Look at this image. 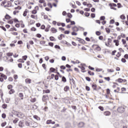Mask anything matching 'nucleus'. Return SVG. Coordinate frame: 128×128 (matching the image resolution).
I'll list each match as a JSON object with an SVG mask.
<instances>
[{
    "label": "nucleus",
    "instance_id": "obj_1",
    "mask_svg": "<svg viewBox=\"0 0 128 128\" xmlns=\"http://www.w3.org/2000/svg\"><path fill=\"white\" fill-rule=\"evenodd\" d=\"M72 30H73V32H72V35L78 36V33L76 32H78V30H80L78 28L76 27V26H74L72 27Z\"/></svg>",
    "mask_w": 128,
    "mask_h": 128
},
{
    "label": "nucleus",
    "instance_id": "obj_2",
    "mask_svg": "<svg viewBox=\"0 0 128 128\" xmlns=\"http://www.w3.org/2000/svg\"><path fill=\"white\" fill-rule=\"evenodd\" d=\"M117 110L120 114H122L123 112H124L126 110L124 107L120 106L118 108Z\"/></svg>",
    "mask_w": 128,
    "mask_h": 128
},
{
    "label": "nucleus",
    "instance_id": "obj_3",
    "mask_svg": "<svg viewBox=\"0 0 128 128\" xmlns=\"http://www.w3.org/2000/svg\"><path fill=\"white\" fill-rule=\"evenodd\" d=\"M48 98H49L48 95L45 94L42 96V100L44 102H46V100H48Z\"/></svg>",
    "mask_w": 128,
    "mask_h": 128
},
{
    "label": "nucleus",
    "instance_id": "obj_4",
    "mask_svg": "<svg viewBox=\"0 0 128 128\" xmlns=\"http://www.w3.org/2000/svg\"><path fill=\"white\" fill-rule=\"evenodd\" d=\"M77 39L78 40H78V42H79L80 44H86V41L84 40V39L80 38H77Z\"/></svg>",
    "mask_w": 128,
    "mask_h": 128
},
{
    "label": "nucleus",
    "instance_id": "obj_5",
    "mask_svg": "<svg viewBox=\"0 0 128 128\" xmlns=\"http://www.w3.org/2000/svg\"><path fill=\"white\" fill-rule=\"evenodd\" d=\"M56 68H54L52 67H51L50 68V70L48 72V73L49 74H50V73H52V72H56Z\"/></svg>",
    "mask_w": 128,
    "mask_h": 128
},
{
    "label": "nucleus",
    "instance_id": "obj_6",
    "mask_svg": "<svg viewBox=\"0 0 128 128\" xmlns=\"http://www.w3.org/2000/svg\"><path fill=\"white\" fill-rule=\"evenodd\" d=\"M82 4H84V6H88V8H92V4H88L87 2H84L82 3Z\"/></svg>",
    "mask_w": 128,
    "mask_h": 128
},
{
    "label": "nucleus",
    "instance_id": "obj_7",
    "mask_svg": "<svg viewBox=\"0 0 128 128\" xmlns=\"http://www.w3.org/2000/svg\"><path fill=\"white\" fill-rule=\"evenodd\" d=\"M65 127L66 128H70L72 127V124L70 122H66L65 123Z\"/></svg>",
    "mask_w": 128,
    "mask_h": 128
},
{
    "label": "nucleus",
    "instance_id": "obj_8",
    "mask_svg": "<svg viewBox=\"0 0 128 128\" xmlns=\"http://www.w3.org/2000/svg\"><path fill=\"white\" fill-rule=\"evenodd\" d=\"M112 113H110V111H105L104 112V116H110Z\"/></svg>",
    "mask_w": 128,
    "mask_h": 128
},
{
    "label": "nucleus",
    "instance_id": "obj_9",
    "mask_svg": "<svg viewBox=\"0 0 128 128\" xmlns=\"http://www.w3.org/2000/svg\"><path fill=\"white\" fill-rule=\"evenodd\" d=\"M113 42L115 44V46H118L120 45V41L118 40H113Z\"/></svg>",
    "mask_w": 128,
    "mask_h": 128
},
{
    "label": "nucleus",
    "instance_id": "obj_10",
    "mask_svg": "<svg viewBox=\"0 0 128 128\" xmlns=\"http://www.w3.org/2000/svg\"><path fill=\"white\" fill-rule=\"evenodd\" d=\"M0 76L2 78H4V80H6V78H8V76L2 73H0Z\"/></svg>",
    "mask_w": 128,
    "mask_h": 128
},
{
    "label": "nucleus",
    "instance_id": "obj_11",
    "mask_svg": "<svg viewBox=\"0 0 128 128\" xmlns=\"http://www.w3.org/2000/svg\"><path fill=\"white\" fill-rule=\"evenodd\" d=\"M92 88L93 90H98V89H96V88H98V86H96V84H92Z\"/></svg>",
    "mask_w": 128,
    "mask_h": 128
},
{
    "label": "nucleus",
    "instance_id": "obj_12",
    "mask_svg": "<svg viewBox=\"0 0 128 128\" xmlns=\"http://www.w3.org/2000/svg\"><path fill=\"white\" fill-rule=\"evenodd\" d=\"M50 31L52 32V34H56V32H58V30L54 28H51Z\"/></svg>",
    "mask_w": 128,
    "mask_h": 128
},
{
    "label": "nucleus",
    "instance_id": "obj_13",
    "mask_svg": "<svg viewBox=\"0 0 128 128\" xmlns=\"http://www.w3.org/2000/svg\"><path fill=\"white\" fill-rule=\"evenodd\" d=\"M84 126V122H80L78 124V126L79 128H82Z\"/></svg>",
    "mask_w": 128,
    "mask_h": 128
},
{
    "label": "nucleus",
    "instance_id": "obj_14",
    "mask_svg": "<svg viewBox=\"0 0 128 128\" xmlns=\"http://www.w3.org/2000/svg\"><path fill=\"white\" fill-rule=\"evenodd\" d=\"M4 18L6 20H10L12 18V16H10V15L8 14H6V15L4 16Z\"/></svg>",
    "mask_w": 128,
    "mask_h": 128
},
{
    "label": "nucleus",
    "instance_id": "obj_15",
    "mask_svg": "<svg viewBox=\"0 0 128 128\" xmlns=\"http://www.w3.org/2000/svg\"><path fill=\"white\" fill-rule=\"evenodd\" d=\"M18 114H19V116L20 118H24V114L22 112H18Z\"/></svg>",
    "mask_w": 128,
    "mask_h": 128
},
{
    "label": "nucleus",
    "instance_id": "obj_16",
    "mask_svg": "<svg viewBox=\"0 0 128 128\" xmlns=\"http://www.w3.org/2000/svg\"><path fill=\"white\" fill-rule=\"evenodd\" d=\"M25 82L26 84H30V82H32V80L30 78H26V79Z\"/></svg>",
    "mask_w": 128,
    "mask_h": 128
},
{
    "label": "nucleus",
    "instance_id": "obj_17",
    "mask_svg": "<svg viewBox=\"0 0 128 128\" xmlns=\"http://www.w3.org/2000/svg\"><path fill=\"white\" fill-rule=\"evenodd\" d=\"M33 118H35V120H40V118L36 115L34 116Z\"/></svg>",
    "mask_w": 128,
    "mask_h": 128
},
{
    "label": "nucleus",
    "instance_id": "obj_18",
    "mask_svg": "<svg viewBox=\"0 0 128 128\" xmlns=\"http://www.w3.org/2000/svg\"><path fill=\"white\" fill-rule=\"evenodd\" d=\"M70 90V86H66L64 88V92H68Z\"/></svg>",
    "mask_w": 128,
    "mask_h": 128
},
{
    "label": "nucleus",
    "instance_id": "obj_19",
    "mask_svg": "<svg viewBox=\"0 0 128 128\" xmlns=\"http://www.w3.org/2000/svg\"><path fill=\"white\" fill-rule=\"evenodd\" d=\"M108 6H113V7L115 8L116 6V4L114 3H110Z\"/></svg>",
    "mask_w": 128,
    "mask_h": 128
},
{
    "label": "nucleus",
    "instance_id": "obj_20",
    "mask_svg": "<svg viewBox=\"0 0 128 128\" xmlns=\"http://www.w3.org/2000/svg\"><path fill=\"white\" fill-rule=\"evenodd\" d=\"M62 44V42H64V44H67V46H72V44L68 43V42L66 41H62L61 42Z\"/></svg>",
    "mask_w": 128,
    "mask_h": 128
},
{
    "label": "nucleus",
    "instance_id": "obj_21",
    "mask_svg": "<svg viewBox=\"0 0 128 128\" xmlns=\"http://www.w3.org/2000/svg\"><path fill=\"white\" fill-rule=\"evenodd\" d=\"M121 90L122 92H120V94H124V92H126V88L123 87L121 88Z\"/></svg>",
    "mask_w": 128,
    "mask_h": 128
},
{
    "label": "nucleus",
    "instance_id": "obj_22",
    "mask_svg": "<svg viewBox=\"0 0 128 128\" xmlns=\"http://www.w3.org/2000/svg\"><path fill=\"white\" fill-rule=\"evenodd\" d=\"M14 89H11L9 92L8 94H14Z\"/></svg>",
    "mask_w": 128,
    "mask_h": 128
},
{
    "label": "nucleus",
    "instance_id": "obj_23",
    "mask_svg": "<svg viewBox=\"0 0 128 128\" xmlns=\"http://www.w3.org/2000/svg\"><path fill=\"white\" fill-rule=\"evenodd\" d=\"M50 40L51 42H56V38H54V37L52 36H51L50 37Z\"/></svg>",
    "mask_w": 128,
    "mask_h": 128
},
{
    "label": "nucleus",
    "instance_id": "obj_24",
    "mask_svg": "<svg viewBox=\"0 0 128 128\" xmlns=\"http://www.w3.org/2000/svg\"><path fill=\"white\" fill-rule=\"evenodd\" d=\"M43 92L45 94H50V90L47 89L46 90H43Z\"/></svg>",
    "mask_w": 128,
    "mask_h": 128
},
{
    "label": "nucleus",
    "instance_id": "obj_25",
    "mask_svg": "<svg viewBox=\"0 0 128 128\" xmlns=\"http://www.w3.org/2000/svg\"><path fill=\"white\" fill-rule=\"evenodd\" d=\"M62 82H66V78L64 76L62 77Z\"/></svg>",
    "mask_w": 128,
    "mask_h": 128
},
{
    "label": "nucleus",
    "instance_id": "obj_26",
    "mask_svg": "<svg viewBox=\"0 0 128 128\" xmlns=\"http://www.w3.org/2000/svg\"><path fill=\"white\" fill-rule=\"evenodd\" d=\"M18 96L21 98V100H24V94L22 93H20Z\"/></svg>",
    "mask_w": 128,
    "mask_h": 128
},
{
    "label": "nucleus",
    "instance_id": "obj_27",
    "mask_svg": "<svg viewBox=\"0 0 128 128\" xmlns=\"http://www.w3.org/2000/svg\"><path fill=\"white\" fill-rule=\"evenodd\" d=\"M67 16L69 18H72V14L68 12V13Z\"/></svg>",
    "mask_w": 128,
    "mask_h": 128
},
{
    "label": "nucleus",
    "instance_id": "obj_28",
    "mask_svg": "<svg viewBox=\"0 0 128 128\" xmlns=\"http://www.w3.org/2000/svg\"><path fill=\"white\" fill-rule=\"evenodd\" d=\"M27 14H28V10L26 9V10L24 11L23 13V16H26Z\"/></svg>",
    "mask_w": 128,
    "mask_h": 128
},
{
    "label": "nucleus",
    "instance_id": "obj_29",
    "mask_svg": "<svg viewBox=\"0 0 128 128\" xmlns=\"http://www.w3.org/2000/svg\"><path fill=\"white\" fill-rule=\"evenodd\" d=\"M0 94L2 100H4V98H2V96H4V93L2 92V89H0Z\"/></svg>",
    "mask_w": 128,
    "mask_h": 128
},
{
    "label": "nucleus",
    "instance_id": "obj_30",
    "mask_svg": "<svg viewBox=\"0 0 128 128\" xmlns=\"http://www.w3.org/2000/svg\"><path fill=\"white\" fill-rule=\"evenodd\" d=\"M105 30H106V32L108 34H110V28H106Z\"/></svg>",
    "mask_w": 128,
    "mask_h": 128
},
{
    "label": "nucleus",
    "instance_id": "obj_31",
    "mask_svg": "<svg viewBox=\"0 0 128 128\" xmlns=\"http://www.w3.org/2000/svg\"><path fill=\"white\" fill-rule=\"evenodd\" d=\"M12 54H14V53H12V52L6 53V56H12Z\"/></svg>",
    "mask_w": 128,
    "mask_h": 128
},
{
    "label": "nucleus",
    "instance_id": "obj_32",
    "mask_svg": "<svg viewBox=\"0 0 128 128\" xmlns=\"http://www.w3.org/2000/svg\"><path fill=\"white\" fill-rule=\"evenodd\" d=\"M36 98H32L30 100V102H36Z\"/></svg>",
    "mask_w": 128,
    "mask_h": 128
},
{
    "label": "nucleus",
    "instance_id": "obj_33",
    "mask_svg": "<svg viewBox=\"0 0 128 128\" xmlns=\"http://www.w3.org/2000/svg\"><path fill=\"white\" fill-rule=\"evenodd\" d=\"M22 124H24V122H22V120L20 121L18 123V126H20V128H22Z\"/></svg>",
    "mask_w": 128,
    "mask_h": 128
},
{
    "label": "nucleus",
    "instance_id": "obj_34",
    "mask_svg": "<svg viewBox=\"0 0 128 128\" xmlns=\"http://www.w3.org/2000/svg\"><path fill=\"white\" fill-rule=\"evenodd\" d=\"M2 108H4V110H5V108H8V104H4L2 105Z\"/></svg>",
    "mask_w": 128,
    "mask_h": 128
},
{
    "label": "nucleus",
    "instance_id": "obj_35",
    "mask_svg": "<svg viewBox=\"0 0 128 128\" xmlns=\"http://www.w3.org/2000/svg\"><path fill=\"white\" fill-rule=\"evenodd\" d=\"M120 18H121V20H126V16L124 14H122L121 16H120Z\"/></svg>",
    "mask_w": 128,
    "mask_h": 128
},
{
    "label": "nucleus",
    "instance_id": "obj_36",
    "mask_svg": "<svg viewBox=\"0 0 128 128\" xmlns=\"http://www.w3.org/2000/svg\"><path fill=\"white\" fill-rule=\"evenodd\" d=\"M10 98H6L5 100V102L6 104H8L10 102Z\"/></svg>",
    "mask_w": 128,
    "mask_h": 128
},
{
    "label": "nucleus",
    "instance_id": "obj_37",
    "mask_svg": "<svg viewBox=\"0 0 128 128\" xmlns=\"http://www.w3.org/2000/svg\"><path fill=\"white\" fill-rule=\"evenodd\" d=\"M18 112H17V111H16L14 110H12V113L13 114H14V116H16V114H18Z\"/></svg>",
    "mask_w": 128,
    "mask_h": 128
},
{
    "label": "nucleus",
    "instance_id": "obj_38",
    "mask_svg": "<svg viewBox=\"0 0 128 128\" xmlns=\"http://www.w3.org/2000/svg\"><path fill=\"white\" fill-rule=\"evenodd\" d=\"M58 38L60 40H62V34H60V36L58 37Z\"/></svg>",
    "mask_w": 128,
    "mask_h": 128
},
{
    "label": "nucleus",
    "instance_id": "obj_39",
    "mask_svg": "<svg viewBox=\"0 0 128 128\" xmlns=\"http://www.w3.org/2000/svg\"><path fill=\"white\" fill-rule=\"evenodd\" d=\"M116 80H118V82H120V84H122V79L121 78H118L117 80H116Z\"/></svg>",
    "mask_w": 128,
    "mask_h": 128
},
{
    "label": "nucleus",
    "instance_id": "obj_40",
    "mask_svg": "<svg viewBox=\"0 0 128 128\" xmlns=\"http://www.w3.org/2000/svg\"><path fill=\"white\" fill-rule=\"evenodd\" d=\"M100 20H106V16H101L100 18Z\"/></svg>",
    "mask_w": 128,
    "mask_h": 128
},
{
    "label": "nucleus",
    "instance_id": "obj_41",
    "mask_svg": "<svg viewBox=\"0 0 128 128\" xmlns=\"http://www.w3.org/2000/svg\"><path fill=\"white\" fill-rule=\"evenodd\" d=\"M96 50H98V52L100 51L102 48H100V46H98L96 48Z\"/></svg>",
    "mask_w": 128,
    "mask_h": 128
},
{
    "label": "nucleus",
    "instance_id": "obj_42",
    "mask_svg": "<svg viewBox=\"0 0 128 128\" xmlns=\"http://www.w3.org/2000/svg\"><path fill=\"white\" fill-rule=\"evenodd\" d=\"M90 16L92 18H96V14L94 13H92L90 14Z\"/></svg>",
    "mask_w": 128,
    "mask_h": 128
},
{
    "label": "nucleus",
    "instance_id": "obj_43",
    "mask_svg": "<svg viewBox=\"0 0 128 128\" xmlns=\"http://www.w3.org/2000/svg\"><path fill=\"white\" fill-rule=\"evenodd\" d=\"M18 122V118H16L15 120H13V124H16Z\"/></svg>",
    "mask_w": 128,
    "mask_h": 128
},
{
    "label": "nucleus",
    "instance_id": "obj_44",
    "mask_svg": "<svg viewBox=\"0 0 128 128\" xmlns=\"http://www.w3.org/2000/svg\"><path fill=\"white\" fill-rule=\"evenodd\" d=\"M54 48L56 49H58V50H60V46H58V44L55 45Z\"/></svg>",
    "mask_w": 128,
    "mask_h": 128
},
{
    "label": "nucleus",
    "instance_id": "obj_45",
    "mask_svg": "<svg viewBox=\"0 0 128 128\" xmlns=\"http://www.w3.org/2000/svg\"><path fill=\"white\" fill-rule=\"evenodd\" d=\"M86 80H87V82H90L91 80V79H90V78L88 77V76H86L85 78Z\"/></svg>",
    "mask_w": 128,
    "mask_h": 128
},
{
    "label": "nucleus",
    "instance_id": "obj_46",
    "mask_svg": "<svg viewBox=\"0 0 128 128\" xmlns=\"http://www.w3.org/2000/svg\"><path fill=\"white\" fill-rule=\"evenodd\" d=\"M6 4V0H4L2 2L1 6H2Z\"/></svg>",
    "mask_w": 128,
    "mask_h": 128
},
{
    "label": "nucleus",
    "instance_id": "obj_47",
    "mask_svg": "<svg viewBox=\"0 0 128 128\" xmlns=\"http://www.w3.org/2000/svg\"><path fill=\"white\" fill-rule=\"evenodd\" d=\"M37 12H38V11H36V10H34L32 12V14H36Z\"/></svg>",
    "mask_w": 128,
    "mask_h": 128
},
{
    "label": "nucleus",
    "instance_id": "obj_48",
    "mask_svg": "<svg viewBox=\"0 0 128 128\" xmlns=\"http://www.w3.org/2000/svg\"><path fill=\"white\" fill-rule=\"evenodd\" d=\"M52 120H48L46 121V124H52Z\"/></svg>",
    "mask_w": 128,
    "mask_h": 128
},
{
    "label": "nucleus",
    "instance_id": "obj_49",
    "mask_svg": "<svg viewBox=\"0 0 128 128\" xmlns=\"http://www.w3.org/2000/svg\"><path fill=\"white\" fill-rule=\"evenodd\" d=\"M54 78L55 80H58V75H54Z\"/></svg>",
    "mask_w": 128,
    "mask_h": 128
},
{
    "label": "nucleus",
    "instance_id": "obj_50",
    "mask_svg": "<svg viewBox=\"0 0 128 128\" xmlns=\"http://www.w3.org/2000/svg\"><path fill=\"white\" fill-rule=\"evenodd\" d=\"M48 6H49V8H52V3L48 2Z\"/></svg>",
    "mask_w": 128,
    "mask_h": 128
},
{
    "label": "nucleus",
    "instance_id": "obj_51",
    "mask_svg": "<svg viewBox=\"0 0 128 128\" xmlns=\"http://www.w3.org/2000/svg\"><path fill=\"white\" fill-rule=\"evenodd\" d=\"M86 90L87 92H90V88L88 86H86Z\"/></svg>",
    "mask_w": 128,
    "mask_h": 128
},
{
    "label": "nucleus",
    "instance_id": "obj_52",
    "mask_svg": "<svg viewBox=\"0 0 128 128\" xmlns=\"http://www.w3.org/2000/svg\"><path fill=\"white\" fill-rule=\"evenodd\" d=\"M84 14L85 16L88 17V16H90V13L88 12H86Z\"/></svg>",
    "mask_w": 128,
    "mask_h": 128
},
{
    "label": "nucleus",
    "instance_id": "obj_53",
    "mask_svg": "<svg viewBox=\"0 0 128 128\" xmlns=\"http://www.w3.org/2000/svg\"><path fill=\"white\" fill-rule=\"evenodd\" d=\"M60 68L61 70H66V66L64 65H62V66H60Z\"/></svg>",
    "mask_w": 128,
    "mask_h": 128
},
{
    "label": "nucleus",
    "instance_id": "obj_54",
    "mask_svg": "<svg viewBox=\"0 0 128 128\" xmlns=\"http://www.w3.org/2000/svg\"><path fill=\"white\" fill-rule=\"evenodd\" d=\"M14 4H16V6H18V4H20V1L18 0L15 1Z\"/></svg>",
    "mask_w": 128,
    "mask_h": 128
},
{
    "label": "nucleus",
    "instance_id": "obj_55",
    "mask_svg": "<svg viewBox=\"0 0 128 128\" xmlns=\"http://www.w3.org/2000/svg\"><path fill=\"white\" fill-rule=\"evenodd\" d=\"M40 29L41 30H46V26L44 24H42L40 26Z\"/></svg>",
    "mask_w": 128,
    "mask_h": 128
},
{
    "label": "nucleus",
    "instance_id": "obj_56",
    "mask_svg": "<svg viewBox=\"0 0 128 128\" xmlns=\"http://www.w3.org/2000/svg\"><path fill=\"white\" fill-rule=\"evenodd\" d=\"M104 78L106 80H108V82H110V78L108 76V77H104Z\"/></svg>",
    "mask_w": 128,
    "mask_h": 128
},
{
    "label": "nucleus",
    "instance_id": "obj_57",
    "mask_svg": "<svg viewBox=\"0 0 128 128\" xmlns=\"http://www.w3.org/2000/svg\"><path fill=\"white\" fill-rule=\"evenodd\" d=\"M110 24H114V19L111 20L110 22Z\"/></svg>",
    "mask_w": 128,
    "mask_h": 128
},
{
    "label": "nucleus",
    "instance_id": "obj_58",
    "mask_svg": "<svg viewBox=\"0 0 128 128\" xmlns=\"http://www.w3.org/2000/svg\"><path fill=\"white\" fill-rule=\"evenodd\" d=\"M2 118H6V114L3 113L2 115Z\"/></svg>",
    "mask_w": 128,
    "mask_h": 128
},
{
    "label": "nucleus",
    "instance_id": "obj_59",
    "mask_svg": "<svg viewBox=\"0 0 128 128\" xmlns=\"http://www.w3.org/2000/svg\"><path fill=\"white\" fill-rule=\"evenodd\" d=\"M7 6H8L9 8L10 6H12V2H10V1H8L7 2Z\"/></svg>",
    "mask_w": 128,
    "mask_h": 128
},
{
    "label": "nucleus",
    "instance_id": "obj_60",
    "mask_svg": "<svg viewBox=\"0 0 128 128\" xmlns=\"http://www.w3.org/2000/svg\"><path fill=\"white\" fill-rule=\"evenodd\" d=\"M8 90H10L11 88H12V84H9L8 86Z\"/></svg>",
    "mask_w": 128,
    "mask_h": 128
},
{
    "label": "nucleus",
    "instance_id": "obj_61",
    "mask_svg": "<svg viewBox=\"0 0 128 128\" xmlns=\"http://www.w3.org/2000/svg\"><path fill=\"white\" fill-rule=\"evenodd\" d=\"M6 122H2V124H1V126H2V128H4V126H6Z\"/></svg>",
    "mask_w": 128,
    "mask_h": 128
},
{
    "label": "nucleus",
    "instance_id": "obj_62",
    "mask_svg": "<svg viewBox=\"0 0 128 128\" xmlns=\"http://www.w3.org/2000/svg\"><path fill=\"white\" fill-rule=\"evenodd\" d=\"M14 22H20V21L16 18H14Z\"/></svg>",
    "mask_w": 128,
    "mask_h": 128
},
{
    "label": "nucleus",
    "instance_id": "obj_63",
    "mask_svg": "<svg viewBox=\"0 0 128 128\" xmlns=\"http://www.w3.org/2000/svg\"><path fill=\"white\" fill-rule=\"evenodd\" d=\"M122 56V54L120 52H118V54L116 55L117 58H120Z\"/></svg>",
    "mask_w": 128,
    "mask_h": 128
},
{
    "label": "nucleus",
    "instance_id": "obj_64",
    "mask_svg": "<svg viewBox=\"0 0 128 128\" xmlns=\"http://www.w3.org/2000/svg\"><path fill=\"white\" fill-rule=\"evenodd\" d=\"M98 108H99V110H102V112H104V108L102 106H99Z\"/></svg>",
    "mask_w": 128,
    "mask_h": 128
}]
</instances>
